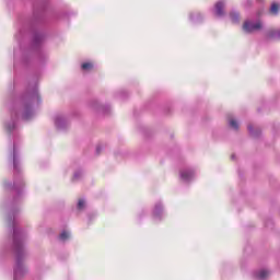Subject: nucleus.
Returning <instances> with one entry per match:
<instances>
[{
  "instance_id": "13",
  "label": "nucleus",
  "mask_w": 280,
  "mask_h": 280,
  "mask_svg": "<svg viewBox=\"0 0 280 280\" xmlns=\"http://www.w3.org/2000/svg\"><path fill=\"white\" fill-rule=\"evenodd\" d=\"M40 43H43V35H38V34L34 35L33 45L35 47H40Z\"/></svg>"
},
{
  "instance_id": "12",
  "label": "nucleus",
  "mask_w": 280,
  "mask_h": 280,
  "mask_svg": "<svg viewBox=\"0 0 280 280\" xmlns=\"http://www.w3.org/2000/svg\"><path fill=\"white\" fill-rule=\"evenodd\" d=\"M32 115V107L30 106V103L24 104V119H30V116Z\"/></svg>"
},
{
  "instance_id": "7",
  "label": "nucleus",
  "mask_w": 280,
  "mask_h": 280,
  "mask_svg": "<svg viewBox=\"0 0 280 280\" xmlns=\"http://www.w3.org/2000/svg\"><path fill=\"white\" fill-rule=\"evenodd\" d=\"M153 217L154 218H163V205L161 202L155 203L153 209Z\"/></svg>"
},
{
  "instance_id": "15",
  "label": "nucleus",
  "mask_w": 280,
  "mask_h": 280,
  "mask_svg": "<svg viewBox=\"0 0 280 280\" xmlns=\"http://www.w3.org/2000/svg\"><path fill=\"white\" fill-rule=\"evenodd\" d=\"M230 19H231L232 23H240V13L230 12Z\"/></svg>"
},
{
  "instance_id": "1",
  "label": "nucleus",
  "mask_w": 280,
  "mask_h": 280,
  "mask_svg": "<svg viewBox=\"0 0 280 280\" xmlns=\"http://www.w3.org/2000/svg\"><path fill=\"white\" fill-rule=\"evenodd\" d=\"M25 232L19 225L16 218H13V242L11 245V252L15 258V267L13 269L14 278L13 280L22 279L27 275V269H25V257H27V252H25Z\"/></svg>"
},
{
  "instance_id": "8",
  "label": "nucleus",
  "mask_w": 280,
  "mask_h": 280,
  "mask_svg": "<svg viewBox=\"0 0 280 280\" xmlns=\"http://www.w3.org/2000/svg\"><path fill=\"white\" fill-rule=\"evenodd\" d=\"M93 69H95V65L91 61H86L81 65V71H83L84 73L93 71Z\"/></svg>"
},
{
  "instance_id": "4",
  "label": "nucleus",
  "mask_w": 280,
  "mask_h": 280,
  "mask_svg": "<svg viewBox=\"0 0 280 280\" xmlns=\"http://www.w3.org/2000/svg\"><path fill=\"white\" fill-rule=\"evenodd\" d=\"M179 176L182 180H185V183H189L191 178H194V170L191 168H183L179 171Z\"/></svg>"
},
{
  "instance_id": "18",
  "label": "nucleus",
  "mask_w": 280,
  "mask_h": 280,
  "mask_svg": "<svg viewBox=\"0 0 280 280\" xmlns=\"http://www.w3.org/2000/svg\"><path fill=\"white\" fill-rule=\"evenodd\" d=\"M59 238L65 242L67 240H69V233H67V231H63L60 235Z\"/></svg>"
},
{
  "instance_id": "21",
  "label": "nucleus",
  "mask_w": 280,
  "mask_h": 280,
  "mask_svg": "<svg viewBox=\"0 0 280 280\" xmlns=\"http://www.w3.org/2000/svg\"><path fill=\"white\" fill-rule=\"evenodd\" d=\"M102 152V147L96 148V153L100 154Z\"/></svg>"
},
{
  "instance_id": "20",
  "label": "nucleus",
  "mask_w": 280,
  "mask_h": 280,
  "mask_svg": "<svg viewBox=\"0 0 280 280\" xmlns=\"http://www.w3.org/2000/svg\"><path fill=\"white\" fill-rule=\"evenodd\" d=\"M245 8H253V0H246L244 3Z\"/></svg>"
},
{
  "instance_id": "17",
  "label": "nucleus",
  "mask_w": 280,
  "mask_h": 280,
  "mask_svg": "<svg viewBox=\"0 0 280 280\" xmlns=\"http://www.w3.org/2000/svg\"><path fill=\"white\" fill-rule=\"evenodd\" d=\"M80 178H82V171H75L73 176H72V180H80Z\"/></svg>"
},
{
  "instance_id": "14",
  "label": "nucleus",
  "mask_w": 280,
  "mask_h": 280,
  "mask_svg": "<svg viewBox=\"0 0 280 280\" xmlns=\"http://www.w3.org/2000/svg\"><path fill=\"white\" fill-rule=\"evenodd\" d=\"M229 126L233 128V130H240V124L235 118H229Z\"/></svg>"
},
{
  "instance_id": "5",
  "label": "nucleus",
  "mask_w": 280,
  "mask_h": 280,
  "mask_svg": "<svg viewBox=\"0 0 280 280\" xmlns=\"http://www.w3.org/2000/svg\"><path fill=\"white\" fill-rule=\"evenodd\" d=\"M247 130L252 137H259L261 135V128L256 127L253 124L247 125Z\"/></svg>"
},
{
  "instance_id": "6",
  "label": "nucleus",
  "mask_w": 280,
  "mask_h": 280,
  "mask_svg": "<svg viewBox=\"0 0 280 280\" xmlns=\"http://www.w3.org/2000/svg\"><path fill=\"white\" fill-rule=\"evenodd\" d=\"M214 13L217 16H224V2L219 1L214 4Z\"/></svg>"
},
{
  "instance_id": "19",
  "label": "nucleus",
  "mask_w": 280,
  "mask_h": 280,
  "mask_svg": "<svg viewBox=\"0 0 280 280\" xmlns=\"http://www.w3.org/2000/svg\"><path fill=\"white\" fill-rule=\"evenodd\" d=\"M65 121V118H62V116H58L56 119H55V124L56 126H62V122Z\"/></svg>"
},
{
  "instance_id": "2",
  "label": "nucleus",
  "mask_w": 280,
  "mask_h": 280,
  "mask_svg": "<svg viewBox=\"0 0 280 280\" xmlns=\"http://www.w3.org/2000/svg\"><path fill=\"white\" fill-rule=\"evenodd\" d=\"M13 170H14V182L13 186L11 184L7 185V190L10 191L13 196H21V191H23V187H25V184L23 183V179L21 177H16V174H19V161L16 160V154L13 153Z\"/></svg>"
},
{
  "instance_id": "11",
  "label": "nucleus",
  "mask_w": 280,
  "mask_h": 280,
  "mask_svg": "<svg viewBox=\"0 0 280 280\" xmlns=\"http://www.w3.org/2000/svg\"><path fill=\"white\" fill-rule=\"evenodd\" d=\"M267 38L268 40L272 39V38H280V30H271L267 33Z\"/></svg>"
},
{
  "instance_id": "16",
  "label": "nucleus",
  "mask_w": 280,
  "mask_h": 280,
  "mask_svg": "<svg viewBox=\"0 0 280 280\" xmlns=\"http://www.w3.org/2000/svg\"><path fill=\"white\" fill-rule=\"evenodd\" d=\"M77 209L79 211H84V209H86V201H84V199H79Z\"/></svg>"
},
{
  "instance_id": "3",
  "label": "nucleus",
  "mask_w": 280,
  "mask_h": 280,
  "mask_svg": "<svg viewBox=\"0 0 280 280\" xmlns=\"http://www.w3.org/2000/svg\"><path fill=\"white\" fill-rule=\"evenodd\" d=\"M261 27H262V25L259 21L254 22L252 20H246L243 23V30L247 34H253V32H259V30H261Z\"/></svg>"
},
{
  "instance_id": "10",
  "label": "nucleus",
  "mask_w": 280,
  "mask_h": 280,
  "mask_svg": "<svg viewBox=\"0 0 280 280\" xmlns=\"http://www.w3.org/2000/svg\"><path fill=\"white\" fill-rule=\"evenodd\" d=\"M268 275H270V272L266 269H261L255 272L256 279H260V280L267 279Z\"/></svg>"
},
{
  "instance_id": "9",
  "label": "nucleus",
  "mask_w": 280,
  "mask_h": 280,
  "mask_svg": "<svg viewBox=\"0 0 280 280\" xmlns=\"http://www.w3.org/2000/svg\"><path fill=\"white\" fill-rule=\"evenodd\" d=\"M279 10L280 4L278 2H272L269 8V14H271L272 16H277V14H279Z\"/></svg>"
}]
</instances>
